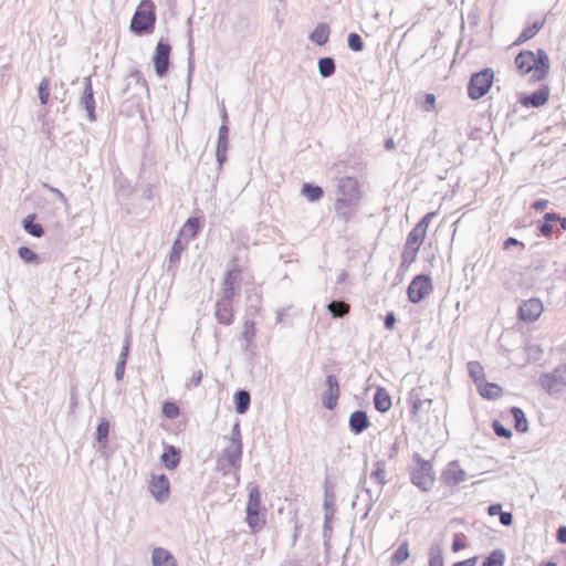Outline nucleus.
<instances>
[{"instance_id":"f257e3e1","label":"nucleus","mask_w":566,"mask_h":566,"mask_svg":"<svg viewBox=\"0 0 566 566\" xmlns=\"http://www.w3.org/2000/svg\"><path fill=\"white\" fill-rule=\"evenodd\" d=\"M514 63L522 75L533 72L531 78L534 82L545 80L551 69L549 56L544 49H537L536 52L522 50L515 56Z\"/></svg>"},{"instance_id":"f03ea898","label":"nucleus","mask_w":566,"mask_h":566,"mask_svg":"<svg viewBox=\"0 0 566 566\" xmlns=\"http://www.w3.org/2000/svg\"><path fill=\"white\" fill-rule=\"evenodd\" d=\"M411 459L413 465L408 467L411 484L423 493L430 492L436 483L432 461L423 459L419 452H415Z\"/></svg>"},{"instance_id":"7ed1b4c3","label":"nucleus","mask_w":566,"mask_h":566,"mask_svg":"<svg viewBox=\"0 0 566 566\" xmlns=\"http://www.w3.org/2000/svg\"><path fill=\"white\" fill-rule=\"evenodd\" d=\"M156 23L155 6L151 0H143L130 20L129 30L136 35L154 32Z\"/></svg>"},{"instance_id":"20e7f679","label":"nucleus","mask_w":566,"mask_h":566,"mask_svg":"<svg viewBox=\"0 0 566 566\" xmlns=\"http://www.w3.org/2000/svg\"><path fill=\"white\" fill-rule=\"evenodd\" d=\"M245 513V520L251 530H260L265 525L266 509L261 503V491L258 484L249 490Z\"/></svg>"},{"instance_id":"39448f33","label":"nucleus","mask_w":566,"mask_h":566,"mask_svg":"<svg viewBox=\"0 0 566 566\" xmlns=\"http://www.w3.org/2000/svg\"><path fill=\"white\" fill-rule=\"evenodd\" d=\"M493 82L494 71L491 67H484L472 73L467 85L468 96L472 101L484 97L491 90Z\"/></svg>"},{"instance_id":"423d86ee","label":"nucleus","mask_w":566,"mask_h":566,"mask_svg":"<svg viewBox=\"0 0 566 566\" xmlns=\"http://www.w3.org/2000/svg\"><path fill=\"white\" fill-rule=\"evenodd\" d=\"M433 291L432 279L429 274L416 275L407 289V295L410 303L418 304Z\"/></svg>"},{"instance_id":"0eeeda50","label":"nucleus","mask_w":566,"mask_h":566,"mask_svg":"<svg viewBox=\"0 0 566 566\" xmlns=\"http://www.w3.org/2000/svg\"><path fill=\"white\" fill-rule=\"evenodd\" d=\"M230 443L232 446V449H226L224 457L231 467H233L234 469H239L241 465V459L243 454L241 423L239 419H235L232 426Z\"/></svg>"},{"instance_id":"6e6552de","label":"nucleus","mask_w":566,"mask_h":566,"mask_svg":"<svg viewBox=\"0 0 566 566\" xmlns=\"http://www.w3.org/2000/svg\"><path fill=\"white\" fill-rule=\"evenodd\" d=\"M170 53L171 45L168 39L160 38L153 55L155 73L159 78H163L168 74L170 66Z\"/></svg>"},{"instance_id":"1a4fd4ad","label":"nucleus","mask_w":566,"mask_h":566,"mask_svg":"<svg viewBox=\"0 0 566 566\" xmlns=\"http://www.w3.org/2000/svg\"><path fill=\"white\" fill-rule=\"evenodd\" d=\"M326 389L321 395L322 405L327 410H334L337 406L340 388L336 375L328 374L325 378Z\"/></svg>"},{"instance_id":"9d476101","label":"nucleus","mask_w":566,"mask_h":566,"mask_svg":"<svg viewBox=\"0 0 566 566\" xmlns=\"http://www.w3.org/2000/svg\"><path fill=\"white\" fill-rule=\"evenodd\" d=\"M544 306L539 298L532 297L526 301H522L518 305L517 317L524 323H534L537 321L543 313Z\"/></svg>"},{"instance_id":"9b49d317","label":"nucleus","mask_w":566,"mask_h":566,"mask_svg":"<svg viewBox=\"0 0 566 566\" xmlns=\"http://www.w3.org/2000/svg\"><path fill=\"white\" fill-rule=\"evenodd\" d=\"M549 86L542 84L533 93H521L518 94L517 102L524 107L539 108L544 106L549 98Z\"/></svg>"},{"instance_id":"f8f14e48","label":"nucleus","mask_w":566,"mask_h":566,"mask_svg":"<svg viewBox=\"0 0 566 566\" xmlns=\"http://www.w3.org/2000/svg\"><path fill=\"white\" fill-rule=\"evenodd\" d=\"M80 108L84 109L87 114V119L92 123L97 120L96 102L93 92L91 76L84 77V87L78 102Z\"/></svg>"},{"instance_id":"ddd939ff","label":"nucleus","mask_w":566,"mask_h":566,"mask_svg":"<svg viewBox=\"0 0 566 566\" xmlns=\"http://www.w3.org/2000/svg\"><path fill=\"white\" fill-rule=\"evenodd\" d=\"M148 490L158 503H164L170 495V481L164 473L153 474L149 481Z\"/></svg>"},{"instance_id":"4468645a","label":"nucleus","mask_w":566,"mask_h":566,"mask_svg":"<svg viewBox=\"0 0 566 566\" xmlns=\"http://www.w3.org/2000/svg\"><path fill=\"white\" fill-rule=\"evenodd\" d=\"M337 195L339 199H353L354 202L359 203L361 195L357 179L349 176L339 178L337 182Z\"/></svg>"},{"instance_id":"2eb2a0df","label":"nucleus","mask_w":566,"mask_h":566,"mask_svg":"<svg viewBox=\"0 0 566 566\" xmlns=\"http://www.w3.org/2000/svg\"><path fill=\"white\" fill-rule=\"evenodd\" d=\"M440 479L446 485L455 486L465 482L468 480V475L460 467L459 461L453 460L442 470Z\"/></svg>"},{"instance_id":"dca6fc26","label":"nucleus","mask_w":566,"mask_h":566,"mask_svg":"<svg viewBox=\"0 0 566 566\" xmlns=\"http://www.w3.org/2000/svg\"><path fill=\"white\" fill-rule=\"evenodd\" d=\"M359 208L358 202H354L353 199H339L336 198L334 202V211L336 218L340 220L344 224L348 223L357 213Z\"/></svg>"},{"instance_id":"f3484780","label":"nucleus","mask_w":566,"mask_h":566,"mask_svg":"<svg viewBox=\"0 0 566 566\" xmlns=\"http://www.w3.org/2000/svg\"><path fill=\"white\" fill-rule=\"evenodd\" d=\"M229 149V125L221 124L218 130V139L216 147V160L219 169H221L227 161V153Z\"/></svg>"},{"instance_id":"a211bd4d","label":"nucleus","mask_w":566,"mask_h":566,"mask_svg":"<svg viewBox=\"0 0 566 566\" xmlns=\"http://www.w3.org/2000/svg\"><path fill=\"white\" fill-rule=\"evenodd\" d=\"M371 426L369 417L365 410H355L348 418L349 431L355 434H361Z\"/></svg>"},{"instance_id":"6ab92c4d","label":"nucleus","mask_w":566,"mask_h":566,"mask_svg":"<svg viewBox=\"0 0 566 566\" xmlns=\"http://www.w3.org/2000/svg\"><path fill=\"white\" fill-rule=\"evenodd\" d=\"M232 302L233 301H226L223 298H219L216 302L214 316L219 324L229 326L233 323L234 314Z\"/></svg>"},{"instance_id":"aec40b11","label":"nucleus","mask_w":566,"mask_h":566,"mask_svg":"<svg viewBox=\"0 0 566 566\" xmlns=\"http://www.w3.org/2000/svg\"><path fill=\"white\" fill-rule=\"evenodd\" d=\"M558 219L559 213L554 211L546 212L542 219L537 220L536 222L537 235H543L545 238L552 237Z\"/></svg>"},{"instance_id":"412c9836","label":"nucleus","mask_w":566,"mask_h":566,"mask_svg":"<svg viewBox=\"0 0 566 566\" xmlns=\"http://www.w3.org/2000/svg\"><path fill=\"white\" fill-rule=\"evenodd\" d=\"M262 292L259 289L253 287L249 290L247 292V308L244 316L255 318L262 308Z\"/></svg>"},{"instance_id":"4be33fe9","label":"nucleus","mask_w":566,"mask_h":566,"mask_svg":"<svg viewBox=\"0 0 566 566\" xmlns=\"http://www.w3.org/2000/svg\"><path fill=\"white\" fill-rule=\"evenodd\" d=\"M163 465L167 470H175L178 468L181 460V451L179 448L164 443V451L160 457Z\"/></svg>"},{"instance_id":"5701e85b","label":"nucleus","mask_w":566,"mask_h":566,"mask_svg":"<svg viewBox=\"0 0 566 566\" xmlns=\"http://www.w3.org/2000/svg\"><path fill=\"white\" fill-rule=\"evenodd\" d=\"M203 227V220L200 217H189L181 227L178 237H187L188 240L196 239Z\"/></svg>"},{"instance_id":"b1692460","label":"nucleus","mask_w":566,"mask_h":566,"mask_svg":"<svg viewBox=\"0 0 566 566\" xmlns=\"http://www.w3.org/2000/svg\"><path fill=\"white\" fill-rule=\"evenodd\" d=\"M557 367L552 373H544L539 377L541 386L549 394H556L562 390V379L557 376Z\"/></svg>"},{"instance_id":"393cba45","label":"nucleus","mask_w":566,"mask_h":566,"mask_svg":"<svg viewBox=\"0 0 566 566\" xmlns=\"http://www.w3.org/2000/svg\"><path fill=\"white\" fill-rule=\"evenodd\" d=\"M373 402L375 409L380 413H386L392 406L391 397L385 387H376Z\"/></svg>"},{"instance_id":"a878e982","label":"nucleus","mask_w":566,"mask_h":566,"mask_svg":"<svg viewBox=\"0 0 566 566\" xmlns=\"http://www.w3.org/2000/svg\"><path fill=\"white\" fill-rule=\"evenodd\" d=\"M153 566H178L175 556L164 547H155L151 553Z\"/></svg>"},{"instance_id":"bb28decb","label":"nucleus","mask_w":566,"mask_h":566,"mask_svg":"<svg viewBox=\"0 0 566 566\" xmlns=\"http://www.w3.org/2000/svg\"><path fill=\"white\" fill-rule=\"evenodd\" d=\"M544 24L545 18L526 24L513 44L515 46H518L525 43L526 41L533 39L542 30Z\"/></svg>"},{"instance_id":"cd10ccee","label":"nucleus","mask_w":566,"mask_h":566,"mask_svg":"<svg viewBox=\"0 0 566 566\" xmlns=\"http://www.w3.org/2000/svg\"><path fill=\"white\" fill-rule=\"evenodd\" d=\"M234 410L238 415L248 412L251 406V395L245 389H238L233 395Z\"/></svg>"},{"instance_id":"c85d7f7f","label":"nucleus","mask_w":566,"mask_h":566,"mask_svg":"<svg viewBox=\"0 0 566 566\" xmlns=\"http://www.w3.org/2000/svg\"><path fill=\"white\" fill-rule=\"evenodd\" d=\"M480 396L488 400H494L502 396L503 389L495 382H489L486 379L476 387Z\"/></svg>"},{"instance_id":"c756f323","label":"nucleus","mask_w":566,"mask_h":566,"mask_svg":"<svg viewBox=\"0 0 566 566\" xmlns=\"http://www.w3.org/2000/svg\"><path fill=\"white\" fill-rule=\"evenodd\" d=\"M243 331L241 333V338L245 342L244 350L251 352L253 339L256 334L255 322L254 318L244 316Z\"/></svg>"},{"instance_id":"7c9ffc66","label":"nucleus","mask_w":566,"mask_h":566,"mask_svg":"<svg viewBox=\"0 0 566 566\" xmlns=\"http://www.w3.org/2000/svg\"><path fill=\"white\" fill-rule=\"evenodd\" d=\"M35 219H36L35 213L28 214L22 220V226H23L24 231L28 234H30L34 238H41L44 235L45 230L41 223L35 222Z\"/></svg>"},{"instance_id":"2f4dec72","label":"nucleus","mask_w":566,"mask_h":566,"mask_svg":"<svg viewBox=\"0 0 566 566\" xmlns=\"http://www.w3.org/2000/svg\"><path fill=\"white\" fill-rule=\"evenodd\" d=\"M331 29L327 23H318L314 30L310 33V40L322 46L328 42Z\"/></svg>"},{"instance_id":"473e14b6","label":"nucleus","mask_w":566,"mask_h":566,"mask_svg":"<svg viewBox=\"0 0 566 566\" xmlns=\"http://www.w3.org/2000/svg\"><path fill=\"white\" fill-rule=\"evenodd\" d=\"M510 413L514 420V429L520 433H526L530 429L528 420L522 408L513 406L510 408Z\"/></svg>"},{"instance_id":"72a5a7b5","label":"nucleus","mask_w":566,"mask_h":566,"mask_svg":"<svg viewBox=\"0 0 566 566\" xmlns=\"http://www.w3.org/2000/svg\"><path fill=\"white\" fill-rule=\"evenodd\" d=\"M188 240L182 242L180 237H177L172 242L170 253L168 256V270H170L174 265H177L180 261L181 253L186 249Z\"/></svg>"},{"instance_id":"f704fd0d","label":"nucleus","mask_w":566,"mask_h":566,"mask_svg":"<svg viewBox=\"0 0 566 566\" xmlns=\"http://www.w3.org/2000/svg\"><path fill=\"white\" fill-rule=\"evenodd\" d=\"M301 193L310 201L316 202L324 196V190L321 186L313 182H304Z\"/></svg>"},{"instance_id":"c9c22d12","label":"nucleus","mask_w":566,"mask_h":566,"mask_svg":"<svg viewBox=\"0 0 566 566\" xmlns=\"http://www.w3.org/2000/svg\"><path fill=\"white\" fill-rule=\"evenodd\" d=\"M318 73L323 78L333 76L336 72V63L332 56H323L317 62Z\"/></svg>"},{"instance_id":"e433bc0d","label":"nucleus","mask_w":566,"mask_h":566,"mask_svg":"<svg viewBox=\"0 0 566 566\" xmlns=\"http://www.w3.org/2000/svg\"><path fill=\"white\" fill-rule=\"evenodd\" d=\"M468 373L474 385L478 387L485 380L484 367L478 360H471L467 365Z\"/></svg>"},{"instance_id":"4c0bfd02","label":"nucleus","mask_w":566,"mask_h":566,"mask_svg":"<svg viewBox=\"0 0 566 566\" xmlns=\"http://www.w3.org/2000/svg\"><path fill=\"white\" fill-rule=\"evenodd\" d=\"M428 566H444L443 549L440 543L433 542L429 548Z\"/></svg>"},{"instance_id":"58836bf2","label":"nucleus","mask_w":566,"mask_h":566,"mask_svg":"<svg viewBox=\"0 0 566 566\" xmlns=\"http://www.w3.org/2000/svg\"><path fill=\"white\" fill-rule=\"evenodd\" d=\"M109 427V421L106 418L99 419L95 431V441L102 447H105L108 442Z\"/></svg>"},{"instance_id":"ea45409f","label":"nucleus","mask_w":566,"mask_h":566,"mask_svg":"<svg viewBox=\"0 0 566 566\" xmlns=\"http://www.w3.org/2000/svg\"><path fill=\"white\" fill-rule=\"evenodd\" d=\"M409 555V544L407 541H403L390 557V566H400L408 559Z\"/></svg>"},{"instance_id":"a19ab883","label":"nucleus","mask_w":566,"mask_h":566,"mask_svg":"<svg viewBox=\"0 0 566 566\" xmlns=\"http://www.w3.org/2000/svg\"><path fill=\"white\" fill-rule=\"evenodd\" d=\"M232 266L227 270L223 280L234 283L240 286L242 281V269L238 264V259L233 258L231 260Z\"/></svg>"},{"instance_id":"79ce46f5","label":"nucleus","mask_w":566,"mask_h":566,"mask_svg":"<svg viewBox=\"0 0 566 566\" xmlns=\"http://www.w3.org/2000/svg\"><path fill=\"white\" fill-rule=\"evenodd\" d=\"M505 553L501 548L493 549L482 562L481 566H503L505 563Z\"/></svg>"},{"instance_id":"37998d69","label":"nucleus","mask_w":566,"mask_h":566,"mask_svg":"<svg viewBox=\"0 0 566 566\" xmlns=\"http://www.w3.org/2000/svg\"><path fill=\"white\" fill-rule=\"evenodd\" d=\"M221 298L226 301H233L240 294V286L229 281L222 280L221 283Z\"/></svg>"},{"instance_id":"c03bdc74","label":"nucleus","mask_w":566,"mask_h":566,"mask_svg":"<svg viewBox=\"0 0 566 566\" xmlns=\"http://www.w3.org/2000/svg\"><path fill=\"white\" fill-rule=\"evenodd\" d=\"M18 255L27 264H39L41 261L40 255L25 245L18 249Z\"/></svg>"},{"instance_id":"a18cd8bd","label":"nucleus","mask_w":566,"mask_h":566,"mask_svg":"<svg viewBox=\"0 0 566 566\" xmlns=\"http://www.w3.org/2000/svg\"><path fill=\"white\" fill-rule=\"evenodd\" d=\"M51 95V82L48 77H43L38 86V96L40 104L46 106Z\"/></svg>"},{"instance_id":"49530a36","label":"nucleus","mask_w":566,"mask_h":566,"mask_svg":"<svg viewBox=\"0 0 566 566\" xmlns=\"http://www.w3.org/2000/svg\"><path fill=\"white\" fill-rule=\"evenodd\" d=\"M371 478L377 481V483L381 486L387 484L385 479L386 475V462L384 460H378L375 463V469L371 472Z\"/></svg>"},{"instance_id":"de8ad7c7","label":"nucleus","mask_w":566,"mask_h":566,"mask_svg":"<svg viewBox=\"0 0 566 566\" xmlns=\"http://www.w3.org/2000/svg\"><path fill=\"white\" fill-rule=\"evenodd\" d=\"M419 248L412 247V245H403V251L401 253V261L402 265L410 266L417 259Z\"/></svg>"},{"instance_id":"09e8293b","label":"nucleus","mask_w":566,"mask_h":566,"mask_svg":"<svg viewBox=\"0 0 566 566\" xmlns=\"http://www.w3.org/2000/svg\"><path fill=\"white\" fill-rule=\"evenodd\" d=\"M410 402H411L410 412L416 416L420 411V409L422 408L423 405L427 403L430 406L432 403V400L431 399H421L419 397V395L416 394V390L413 389L410 391Z\"/></svg>"},{"instance_id":"8fccbe9b","label":"nucleus","mask_w":566,"mask_h":566,"mask_svg":"<svg viewBox=\"0 0 566 566\" xmlns=\"http://www.w3.org/2000/svg\"><path fill=\"white\" fill-rule=\"evenodd\" d=\"M161 412L167 419H176L180 415L179 406L176 401L167 400L163 403Z\"/></svg>"},{"instance_id":"3c124183","label":"nucleus","mask_w":566,"mask_h":566,"mask_svg":"<svg viewBox=\"0 0 566 566\" xmlns=\"http://www.w3.org/2000/svg\"><path fill=\"white\" fill-rule=\"evenodd\" d=\"M327 311L331 313V315L334 317V318H342L344 317L345 315H347L348 313V307L343 304L342 302H337V301H332L328 305H327Z\"/></svg>"},{"instance_id":"603ef678","label":"nucleus","mask_w":566,"mask_h":566,"mask_svg":"<svg viewBox=\"0 0 566 566\" xmlns=\"http://www.w3.org/2000/svg\"><path fill=\"white\" fill-rule=\"evenodd\" d=\"M347 45L353 52H361L365 49V42L363 38L356 32H350L348 34Z\"/></svg>"},{"instance_id":"864d4df0","label":"nucleus","mask_w":566,"mask_h":566,"mask_svg":"<svg viewBox=\"0 0 566 566\" xmlns=\"http://www.w3.org/2000/svg\"><path fill=\"white\" fill-rule=\"evenodd\" d=\"M424 237H426V233L419 231L416 228H412L411 231L407 235L405 244L412 245V247L420 249Z\"/></svg>"},{"instance_id":"5fc2aeb1","label":"nucleus","mask_w":566,"mask_h":566,"mask_svg":"<svg viewBox=\"0 0 566 566\" xmlns=\"http://www.w3.org/2000/svg\"><path fill=\"white\" fill-rule=\"evenodd\" d=\"M127 80H134L135 86L139 87L140 90H144L149 95L148 83L139 70L132 71L127 76Z\"/></svg>"},{"instance_id":"6e6d98bb","label":"nucleus","mask_w":566,"mask_h":566,"mask_svg":"<svg viewBox=\"0 0 566 566\" xmlns=\"http://www.w3.org/2000/svg\"><path fill=\"white\" fill-rule=\"evenodd\" d=\"M335 505V493L333 491L332 486H328L327 483L325 484L324 490V509L326 512H335L334 510Z\"/></svg>"},{"instance_id":"4d7b16f0","label":"nucleus","mask_w":566,"mask_h":566,"mask_svg":"<svg viewBox=\"0 0 566 566\" xmlns=\"http://www.w3.org/2000/svg\"><path fill=\"white\" fill-rule=\"evenodd\" d=\"M492 429L500 438L510 439L513 436L512 430L503 426L502 422L496 419L492 421Z\"/></svg>"},{"instance_id":"13d9d810","label":"nucleus","mask_w":566,"mask_h":566,"mask_svg":"<svg viewBox=\"0 0 566 566\" xmlns=\"http://www.w3.org/2000/svg\"><path fill=\"white\" fill-rule=\"evenodd\" d=\"M366 481H367V478L366 475H361L360 479H359V485H361V492H364L367 496V505H366V512L364 514L363 517H366L368 515V513L370 512L373 505H374V500H373V494H371V490L366 488L365 484H366Z\"/></svg>"},{"instance_id":"bf43d9fd","label":"nucleus","mask_w":566,"mask_h":566,"mask_svg":"<svg viewBox=\"0 0 566 566\" xmlns=\"http://www.w3.org/2000/svg\"><path fill=\"white\" fill-rule=\"evenodd\" d=\"M130 350V334H126L123 340V346L117 361L127 363Z\"/></svg>"},{"instance_id":"052dcab7","label":"nucleus","mask_w":566,"mask_h":566,"mask_svg":"<svg viewBox=\"0 0 566 566\" xmlns=\"http://www.w3.org/2000/svg\"><path fill=\"white\" fill-rule=\"evenodd\" d=\"M78 406V390L75 384L70 388V415H73Z\"/></svg>"},{"instance_id":"680f3d73","label":"nucleus","mask_w":566,"mask_h":566,"mask_svg":"<svg viewBox=\"0 0 566 566\" xmlns=\"http://www.w3.org/2000/svg\"><path fill=\"white\" fill-rule=\"evenodd\" d=\"M437 97L432 93H427L421 103V108L424 112H432L436 107Z\"/></svg>"},{"instance_id":"e2e57ef3","label":"nucleus","mask_w":566,"mask_h":566,"mask_svg":"<svg viewBox=\"0 0 566 566\" xmlns=\"http://www.w3.org/2000/svg\"><path fill=\"white\" fill-rule=\"evenodd\" d=\"M434 216V212H428L426 213L419 221L418 223L413 227L416 229H418L419 231L423 232L427 234V230H428V227L431 222V219L433 218Z\"/></svg>"},{"instance_id":"0e129e2a","label":"nucleus","mask_w":566,"mask_h":566,"mask_svg":"<svg viewBox=\"0 0 566 566\" xmlns=\"http://www.w3.org/2000/svg\"><path fill=\"white\" fill-rule=\"evenodd\" d=\"M193 70H195L193 49H192L191 41H190L189 42L188 70H187V84H188V87H190Z\"/></svg>"},{"instance_id":"69168bd1","label":"nucleus","mask_w":566,"mask_h":566,"mask_svg":"<svg viewBox=\"0 0 566 566\" xmlns=\"http://www.w3.org/2000/svg\"><path fill=\"white\" fill-rule=\"evenodd\" d=\"M465 547H467L465 536L462 533L455 534L453 537L451 549L453 552H459L461 549H464Z\"/></svg>"},{"instance_id":"338daca9","label":"nucleus","mask_w":566,"mask_h":566,"mask_svg":"<svg viewBox=\"0 0 566 566\" xmlns=\"http://www.w3.org/2000/svg\"><path fill=\"white\" fill-rule=\"evenodd\" d=\"M333 516H334V512L333 511L325 512L324 526H323V536H324V538H329L331 537V534H332L331 523H332Z\"/></svg>"},{"instance_id":"774afa93","label":"nucleus","mask_w":566,"mask_h":566,"mask_svg":"<svg viewBox=\"0 0 566 566\" xmlns=\"http://www.w3.org/2000/svg\"><path fill=\"white\" fill-rule=\"evenodd\" d=\"M397 318L394 311L387 312L385 319H384V326L388 331H392L395 328Z\"/></svg>"}]
</instances>
